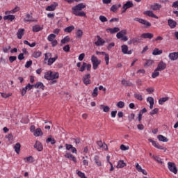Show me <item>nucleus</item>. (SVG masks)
<instances>
[{
  "label": "nucleus",
  "mask_w": 178,
  "mask_h": 178,
  "mask_svg": "<svg viewBox=\"0 0 178 178\" xmlns=\"http://www.w3.org/2000/svg\"><path fill=\"white\" fill-rule=\"evenodd\" d=\"M91 62L92 65V69L94 70H97L98 69V66L101 65V60L98 59V58L95 56H92Z\"/></svg>",
  "instance_id": "20e7f679"
},
{
  "label": "nucleus",
  "mask_w": 178,
  "mask_h": 178,
  "mask_svg": "<svg viewBox=\"0 0 178 178\" xmlns=\"http://www.w3.org/2000/svg\"><path fill=\"white\" fill-rule=\"evenodd\" d=\"M106 65H109V54H106L104 58Z\"/></svg>",
  "instance_id": "774afa93"
},
{
  "label": "nucleus",
  "mask_w": 178,
  "mask_h": 178,
  "mask_svg": "<svg viewBox=\"0 0 178 178\" xmlns=\"http://www.w3.org/2000/svg\"><path fill=\"white\" fill-rule=\"evenodd\" d=\"M166 69V63L163 61H160L156 68V70H159V72H162V70H165Z\"/></svg>",
  "instance_id": "9d476101"
},
{
  "label": "nucleus",
  "mask_w": 178,
  "mask_h": 178,
  "mask_svg": "<svg viewBox=\"0 0 178 178\" xmlns=\"http://www.w3.org/2000/svg\"><path fill=\"white\" fill-rule=\"evenodd\" d=\"M158 112H159V109L154 108L149 113H150L151 116H154V115H156V113H158Z\"/></svg>",
  "instance_id": "0e129e2a"
},
{
  "label": "nucleus",
  "mask_w": 178,
  "mask_h": 178,
  "mask_svg": "<svg viewBox=\"0 0 178 178\" xmlns=\"http://www.w3.org/2000/svg\"><path fill=\"white\" fill-rule=\"evenodd\" d=\"M124 105H125L124 102H122V101H120L116 104L117 108H120V109L124 108Z\"/></svg>",
  "instance_id": "c03bdc74"
},
{
  "label": "nucleus",
  "mask_w": 178,
  "mask_h": 178,
  "mask_svg": "<svg viewBox=\"0 0 178 178\" xmlns=\"http://www.w3.org/2000/svg\"><path fill=\"white\" fill-rule=\"evenodd\" d=\"M134 97L136 98V99H138V101H143V95L140 94L135 93Z\"/></svg>",
  "instance_id": "680f3d73"
},
{
  "label": "nucleus",
  "mask_w": 178,
  "mask_h": 178,
  "mask_svg": "<svg viewBox=\"0 0 178 178\" xmlns=\"http://www.w3.org/2000/svg\"><path fill=\"white\" fill-rule=\"evenodd\" d=\"M86 8V5L84 3H81L74 7H72V13L75 16L83 17H86V13L83 10Z\"/></svg>",
  "instance_id": "f257e3e1"
},
{
  "label": "nucleus",
  "mask_w": 178,
  "mask_h": 178,
  "mask_svg": "<svg viewBox=\"0 0 178 178\" xmlns=\"http://www.w3.org/2000/svg\"><path fill=\"white\" fill-rule=\"evenodd\" d=\"M168 58H169V59H170V60H177L178 52L170 53L168 55Z\"/></svg>",
  "instance_id": "f3484780"
},
{
  "label": "nucleus",
  "mask_w": 178,
  "mask_h": 178,
  "mask_svg": "<svg viewBox=\"0 0 178 178\" xmlns=\"http://www.w3.org/2000/svg\"><path fill=\"white\" fill-rule=\"evenodd\" d=\"M149 143H152L153 147H155V148H157V149H165V147H163L162 145H159L156 141L149 139Z\"/></svg>",
  "instance_id": "9b49d317"
},
{
  "label": "nucleus",
  "mask_w": 178,
  "mask_h": 178,
  "mask_svg": "<svg viewBox=\"0 0 178 178\" xmlns=\"http://www.w3.org/2000/svg\"><path fill=\"white\" fill-rule=\"evenodd\" d=\"M152 63H154V60H146V63L144 65L145 67H149V66H152Z\"/></svg>",
  "instance_id": "a18cd8bd"
},
{
  "label": "nucleus",
  "mask_w": 178,
  "mask_h": 178,
  "mask_svg": "<svg viewBox=\"0 0 178 178\" xmlns=\"http://www.w3.org/2000/svg\"><path fill=\"white\" fill-rule=\"evenodd\" d=\"M16 59H17V57H16L15 56H10L9 57V61L10 63H13V62H15V60H16Z\"/></svg>",
  "instance_id": "69168bd1"
},
{
  "label": "nucleus",
  "mask_w": 178,
  "mask_h": 178,
  "mask_svg": "<svg viewBox=\"0 0 178 178\" xmlns=\"http://www.w3.org/2000/svg\"><path fill=\"white\" fill-rule=\"evenodd\" d=\"M70 41V38L69 36H65L63 39L61 40V44H66Z\"/></svg>",
  "instance_id": "5fc2aeb1"
},
{
  "label": "nucleus",
  "mask_w": 178,
  "mask_h": 178,
  "mask_svg": "<svg viewBox=\"0 0 178 178\" xmlns=\"http://www.w3.org/2000/svg\"><path fill=\"white\" fill-rule=\"evenodd\" d=\"M166 101H169L168 97H162V98L159 99V105H163V103L166 102Z\"/></svg>",
  "instance_id": "79ce46f5"
},
{
  "label": "nucleus",
  "mask_w": 178,
  "mask_h": 178,
  "mask_svg": "<svg viewBox=\"0 0 178 178\" xmlns=\"http://www.w3.org/2000/svg\"><path fill=\"white\" fill-rule=\"evenodd\" d=\"M72 30H74V26H70L65 29V33H72Z\"/></svg>",
  "instance_id": "8fccbe9b"
},
{
  "label": "nucleus",
  "mask_w": 178,
  "mask_h": 178,
  "mask_svg": "<svg viewBox=\"0 0 178 178\" xmlns=\"http://www.w3.org/2000/svg\"><path fill=\"white\" fill-rule=\"evenodd\" d=\"M42 26H40V25H35L33 26V31L34 33H38V31H41V30H42Z\"/></svg>",
  "instance_id": "2f4dec72"
},
{
  "label": "nucleus",
  "mask_w": 178,
  "mask_h": 178,
  "mask_svg": "<svg viewBox=\"0 0 178 178\" xmlns=\"http://www.w3.org/2000/svg\"><path fill=\"white\" fill-rule=\"evenodd\" d=\"M33 136H35V137H40V136H42V131L41 130V128L36 129L33 132Z\"/></svg>",
  "instance_id": "bb28decb"
},
{
  "label": "nucleus",
  "mask_w": 178,
  "mask_h": 178,
  "mask_svg": "<svg viewBox=\"0 0 178 178\" xmlns=\"http://www.w3.org/2000/svg\"><path fill=\"white\" fill-rule=\"evenodd\" d=\"M24 22H25V23H31L33 22H37V19L33 18L30 14H26L24 19Z\"/></svg>",
  "instance_id": "1a4fd4ad"
},
{
  "label": "nucleus",
  "mask_w": 178,
  "mask_h": 178,
  "mask_svg": "<svg viewBox=\"0 0 178 178\" xmlns=\"http://www.w3.org/2000/svg\"><path fill=\"white\" fill-rule=\"evenodd\" d=\"M90 74H86L83 77V82L86 86H88V84H91V81L90 80Z\"/></svg>",
  "instance_id": "4468645a"
},
{
  "label": "nucleus",
  "mask_w": 178,
  "mask_h": 178,
  "mask_svg": "<svg viewBox=\"0 0 178 178\" xmlns=\"http://www.w3.org/2000/svg\"><path fill=\"white\" fill-rule=\"evenodd\" d=\"M44 83L42 82H38L35 84H34V88H40V90H44Z\"/></svg>",
  "instance_id": "c9c22d12"
},
{
  "label": "nucleus",
  "mask_w": 178,
  "mask_h": 178,
  "mask_svg": "<svg viewBox=\"0 0 178 178\" xmlns=\"http://www.w3.org/2000/svg\"><path fill=\"white\" fill-rule=\"evenodd\" d=\"M10 48H12L10 45L3 47V52H4V54H7V52H9Z\"/></svg>",
  "instance_id": "052dcab7"
},
{
  "label": "nucleus",
  "mask_w": 178,
  "mask_h": 178,
  "mask_svg": "<svg viewBox=\"0 0 178 178\" xmlns=\"http://www.w3.org/2000/svg\"><path fill=\"white\" fill-rule=\"evenodd\" d=\"M94 162L95 165H97L99 168L102 166V161H101V159H99V156L95 155L94 156Z\"/></svg>",
  "instance_id": "6ab92c4d"
},
{
  "label": "nucleus",
  "mask_w": 178,
  "mask_h": 178,
  "mask_svg": "<svg viewBox=\"0 0 178 178\" xmlns=\"http://www.w3.org/2000/svg\"><path fill=\"white\" fill-rule=\"evenodd\" d=\"M24 88L26 91H30V90H33V88H34V84L31 85L30 83H28Z\"/></svg>",
  "instance_id": "6e6d98bb"
},
{
  "label": "nucleus",
  "mask_w": 178,
  "mask_h": 178,
  "mask_svg": "<svg viewBox=\"0 0 178 178\" xmlns=\"http://www.w3.org/2000/svg\"><path fill=\"white\" fill-rule=\"evenodd\" d=\"M76 35L77 38H81V37H83V31L78 29L76 32Z\"/></svg>",
  "instance_id": "3c124183"
},
{
  "label": "nucleus",
  "mask_w": 178,
  "mask_h": 178,
  "mask_svg": "<svg viewBox=\"0 0 178 178\" xmlns=\"http://www.w3.org/2000/svg\"><path fill=\"white\" fill-rule=\"evenodd\" d=\"M33 156H30L29 157H26L24 159V162H27L28 163H33Z\"/></svg>",
  "instance_id": "49530a36"
},
{
  "label": "nucleus",
  "mask_w": 178,
  "mask_h": 178,
  "mask_svg": "<svg viewBox=\"0 0 178 178\" xmlns=\"http://www.w3.org/2000/svg\"><path fill=\"white\" fill-rule=\"evenodd\" d=\"M121 49L124 55H131V54H133V51H131V50L129 51V46H127V44L122 45Z\"/></svg>",
  "instance_id": "0eeeda50"
},
{
  "label": "nucleus",
  "mask_w": 178,
  "mask_h": 178,
  "mask_svg": "<svg viewBox=\"0 0 178 178\" xmlns=\"http://www.w3.org/2000/svg\"><path fill=\"white\" fill-rule=\"evenodd\" d=\"M99 19L100 22H102V23H105V22H108V18H106V17L104 15H100Z\"/></svg>",
  "instance_id": "13d9d810"
},
{
  "label": "nucleus",
  "mask_w": 178,
  "mask_h": 178,
  "mask_svg": "<svg viewBox=\"0 0 178 178\" xmlns=\"http://www.w3.org/2000/svg\"><path fill=\"white\" fill-rule=\"evenodd\" d=\"M104 42H105V40H104V39H102V38L100 37L99 35H97V41L95 42V45H97V47H99L101 45H104Z\"/></svg>",
  "instance_id": "4be33fe9"
},
{
  "label": "nucleus",
  "mask_w": 178,
  "mask_h": 178,
  "mask_svg": "<svg viewBox=\"0 0 178 178\" xmlns=\"http://www.w3.org/2000/svg\"><path fill=\"white\" fill-rule=\"evenodd\" d=\"M23 35H24V29H19L17 32V37L18 40H22L23 38Z\"/></svg>",
  "instance_id": "aec40b11"
},
{
  "label": "nucleus",
  "mask_w": 178,
  "mask_h": 178,
  "mask_svg": "<svg viewBox=\"0 0 178 178\" xmlns=\"http://www.w3.org/2000/svg\"><path fill=\"white\" fill-rule=\"evenodd\" d=\"M21 147L20 143H16L15 145L14 149L17 154H19Z\"/></svg>",
  "instance_id": "a19ab883"
},
{
  "label": "nucleus",
  "mask_w": 178,
  "mask_h": 178,
  "mask_svg": "<svg viewBox=\"0 0 178 178\" xmlns=\"http://www.w3.org/2000/svg\"><path fill=\"white\" fill-rule=\"evenodd\" d=\"M34 148H35V149H37L39 152H41L42 151V149H44L42 144L40 143V141H36L35 144L34 145Z\"/></svg>",
  "instance_id": "412c9836"
},
{
  "label": "nucleus",
  "mask_w": 178,
  "mask_h": 178,
  "mask_svg": "<svg viewBox=\"0 0 178 178\" xmlns=\"http://www.w3.org/2000/svg\"><path fill=\"white\" fill-rule=\"evenodd\" d=\"M100 109L103 110V112L108 113L109 111H111V108H109L108 106H105L103 104L100 105Z\"/></svg>",
  "instance_id": "4c0bfd02"
},
{
  "label": "nucleus",
  "mask_w": 178,
  "mask_h": 178,
  "mask_svg": "<svg viewBox=\"0 0 178 178\" xmlns=\"http://www.w3.org/2000/svg\"><path fill=\"white\" fill-rule=\"evenodd\" d=\"M46 143H47V144L49 143H51V144L52 145H54V144H56V140H55L54 138H52L49 137V138H48L47 139Z\"/></svg>",
  "instance_id": "de8ad7c7"
},
{
  "label": "nucleus",
  "mask_w": 178,
  "mask_h": 178,
  "mask_svg": "<svg viewBox=\"0 0 178 178\" xmlns=\"http://www.w3.org/2000/svg\"><path fill=\"white\" fill-rule=\"evenodd\" d=\"M65 158H67L68 159H70V161H73L74 163H77V159H76V157L73 156L72 153L66 152L65 154Z\"/></svg>",
  "instance_id": "ddd939ff"
},
{
  "label": "nucleus",
  "mask_w": 178,
  "mask_h": 178,
  "mask_svg": "<svg viewBox=\"0 0 178 178\" xmlns=\"http://www.w3.org/2000/svg\"><path fill=\"white\" fill-rule=\"evenodd\" d=\"M121 83L122 86H124V87H131V86H133V83L131 82L126 79H122Z\"/></svg>",
  "instance_id": "c85d7f7f"
},
{
  "label": "nucleus",
  "mask_w": 178,
  "mask_h": 178,
  "mask_svg": "<svg viewBox=\"0 0 178 178\" xmlns=\"http://www.w3.org/2000/svg\"><path fill=\"white\" fill-rule=\"evenodd\" d=\"M157 139L159 140V141H161L162 143H168V141H169V139H168V138L163 136V135H159L157 136Z\"/></svg>",
  "instance_id": "7c9ffc66"
},
{
  "label": "nucleus",
  "mask_w": 178,
  "mask_h": 178,
  "mask_svg": "<svg viewBox=\"0 0 178 178\" xmlns=\"http://www.w3.org/2000/svg\"><path fill=\"white\" fill-rule=\"evenodd\" d=\"M147 102H149V104H154V97H147Z\"/></svg>",
  "instance_id": "338daca9"
},
{
  "label": "nucleus",
  "mask_w": 178,
  "mask_h": 178,
  "mask_svg": "<svg viewBox=\"0 0 178 178\" xmlns=\"http://www.w3.org/2000/svg\"><path fill=\"white\" fill-rule=\"evenodd\" d=\"M32 55H33V58L37 59L38 58H40V56H41V55H42V53L40 51H35L33 53Z\"/></svg>",
  "instance_id": "58836bf2"
},
{
  "label": "nucleus",
  "mask_w": 178,
  "mask_h": 178,
  "mask_svg": "<svg viewBox=\"0 0 178 178\" xmlns=\"http://www.w3.org/2000/svg\"><path fill=\"white\" fill-rule=\"evenodd\" d=\"M106 31H107V33H111V34H115V33H119L120 29L119 27L108 28Z\"/></svg>",
  "instance_id": "dca6fc26"
},
{
  "label": "nucleus",
  "mask_w": 178,
  "mask_h": 178,
  "mask_svg": "<svg viewBox=\"0 0 178 178\" xmlns=\"http://www.w3.org/2000/svg\"><path fill=\"white\" fill-rule=\"evenodd\" d=\"M124 166H126V163L122 160H120L117 165V169H122V168H124Z\"/></svg>",
  "instance_id": "473e14b6"
},
{
  "label": "nucleus",
  "mask_w": 178,
  "mask_h": 178,
  "mask_svg": "<svg viewBox=\"0 0 178 178\" xmlns=\"http://www.w3.org/2000/svg\"><path fill=\"white\" fill-rule=\"evenodd\" d=\"M65 148L67 149V151H70L71 152H72V154H77V149H76V147H73V145H70V144H65Z\"/></svg>",
  "instance_id": "f8f14e48"
},
{
  "label": "nucleus",
  "mask_w": 178,
  "mask_h": 178,
  "mask_svg": "<svg viewBox=\"0 0 178 178\" xmlns=\"http://www.w3.org/2000/svg\"><path fill=\"white\" fill-rule=\"evenodd\" d=\"M98 96V88L96 87L95 88V89L93 90V92L92 93V97L93 98H95V97H97Z\"/></svg>",
  "instance_id": "864d4df0"
},
{
  "label": "nucleus",
  "mask_w": 178,
  "mask_h": 178,
  "mask_svg": "<svg viewBox=\"0 0 178 178\" xmlns=\"http://www.w3.org/2000/svg\"><path fill=\"white\" fill-rule=\"evenodd\" d=\"M163 52V51H162V49H158V48H155L152 52V55L156 56V55H161V54Z\"/></svg>",
  "instance_id": "e433bc0d"
},
{
  "label": "nucleus",
  "mask_w": 178,
  "mask_h": 178,
  "mask_svg": "<svg viewBox=\"0 0 178 178\" xmlns=\"http://www.w3.org/2000/svg\"><path fill=\"white\" fill-rule=\"evenodd\" d=\"M0 94L3 98H9V97H12V93L1 92Z\"/></svg>",
  "instance_id": "4d7b16f0"
},
{
  "label": "nucleus",
  "mask_w": 178,
  "mask_h": 178,
  "mask_svg": "<svg viewBox=\"0 0 178 178\" xmlns=\"http://www.w3.org/2000/svg\"><path fill=\"white\" fill-rule=\"evenodd\" d=\"M158 76H159V70H156V69H155L152 74V79H156V77H158Z\"/></svg>",
  "instance_id": "603ef678"
},
{
  "label": "nucleus",
  "mask_w": 178,
  "mask_h": 178,
  "mask_svg": "<svg viewBox=\"0 0 178 178\" xmlns=\"http://www.w3.org/2000/svg\"><path fill=\"white\" fill-rule=\"evenodd\" d=\"M126 34H127V30L123 29L116 34V37L118 40H120V38H122L124 35H126Z\"/></svg>",
  "instance_id": "a211bd4d"
},
{
  "label": "nucleus",
  "mask_w": 178,
  "mask_h": 178,
  "mask_svg": "<svg viewBox=\"0 0 178 178\" xmlns=\"http://www.w3.org/2000/svg\"><path fill=\"white\" fill-rule=\"evenodd\" d=\"M55 9H56V5L55 4H51L46 8V10H47V12H54Z\"/></svg>",
  "instance_id": "f704fd0d"
},
{
  "label": "nucleus",
  "mask_w": 178,
  "mask_h": 178,
  "mask_svg": "<svg viewBox=\"0 0 178 178\" xmlns=\"http://www.w3.org/2000/svg\"><path fill=\"white\" fill-rule=\"evenodd\" d=\"M168 23L170 29H175L176 26H177V22H176L175 20L172 19H168Z\"/></svg>",
  "instance_id": "5701e85b"
},
{
  "label": "nucleus",
  "mask_w": 178,
  "mask_h": 178,
  "mask_svg": "<svg viewBox=\"0 0 178 178\" xmlns=\"http://www.w3.org/2000/svg\"><path fill=\"white\" fill-rule=\"evenodd\" d=\"M135 22H138V23H140V24H144L145 27H150L151 23L145 19L136 17L134 19Z\"/></svg>",
  "instance_id": "423d86ee"
},
{
  "label": "nucleus",
  "mask_w": 178,
  "mask_h": 178,
  "mask_svg": "<svg viewBox=\"0 0 178 178\" xmlns=\"http://www.w3.org/2000/svg\"><path fill=\"white\" fill-rule=\"evenodd\" d=\"M161 8H162V6L158 3H154L151 6V9H152V10H159Z\"/></svg>",
  "instance_id": "72a5a7b5"
},
{
  "label": "nucleus",
  "mask_w": 178,
  "mask_h": 178,
  "mask_svg": "<svg viewBox=\"0 0 178 178\" xmlns=\"http://www.w3.org/2000/svg\"><path fill=\"white\" fill-rule=\"evenodd\" d=\"M55 38H56V35H55L54 33H51L47 37V40H48V41H49V42L54 41Z\"/></svg>",
  "instance_id": "ea45409f"
},
{
  "label": "nucleus",
  "mask_w": 178,
  "mask_h": 178,
  "mask_svg": "<svg viewBox=\"0 0 178 178\" xmlns=\"http://www.w3.org/2000/svg\"><path fill=\"white\" fill-rule=\"evenodd\" d=\"M119 8H122V4L118 3V5H113L111 8H110L111 12H116Z\"/></svg>",
  "instance_id": "c756f323"
},
{
  "label": "nucleus",
  "mask_w": 178,
  "mask_h": 178,
  "mask_svg": "<svg viewBox=\"0 0 178 178\" xmlns=\"http://www.w3.org/2000/svg\"><path fill=\"white\" fill-rule=\"evenodd\" d=\"M16 19V17L13 15H8L3 17V20H10V22H13Z\"/></svg>",
  "instance_id": "cd10ccee"
},
{
  "label": "nucleus",
  "mask_w": 178,
  "mask_h": 178,
  "mask_svg": "<svg viewBox=\"0 0 178 178\" xmlns=\"http://www.w3.org/2000/svg\"><path fill=\"white\" fill-rule=\"evenodd\" d=\"M152 158L156 160L158 163H163V161H162V159L160 158L159 156H152Z\"/></svg>",
  "instance_id": "09e8293b"
},
{
  "label": "nucleus",
  "mask_w": 178,
  "mask_h": 178,
  "mask_svg": "<svg viewBox=\"0 0 178 178\" xmlns=\"http://www.w3.org/2000/svg\"><path fill=\"white\" fill-rule=\"evenodd\" d=\"M168 168L170 172H172V173H174V175H177V168L176 167V164L175 163L168 162Z\"/></svg>",
  "instance_id": "39448f33"
},
{
  "label": "nucleus",
  "mask_w": 178,
  "mask_h": 178,
  "mask_svg": "<svg viewBox=\"0 0 178 178\" xmlns=\"http://www.w3.org/2000/svg\"><path fill=\"white\" fill-rule=\"evenodd\" d=\"M76 173L78 176L81 178H87V177H86V174H84V172L81 171H76Z\"/></svg>",
  "instance_id": "bf43d9fd"
},
{
  "label": "nucleus",
  "mask_w": 178,
  "mask_h": 178,
  "mask_svg": "<svg viewBox=\"0 0 178 178\" xmlns=\"http://www.w3.org/2000/svg\"><path fill=\"white\" fill-rule=\"evenodd\" d=\"M44 77L46 80H56V79H59V73L56 72L48 71L44 73Z\"/></svg>",
  "instance_id": "7ed1b4c3"
},
{
  "label": "nucleus",
  "mask_w": 178,
  "mask_h": 178,
  "mask_svg": "<svg viewBox=\"0 0 178 178\" xmlns=\"http://www.w3.org/2000/svg\"><path fill=\"white\" fill-rule=\"evenodd\" d=\"M120 149H121V151H128V149H130V147L129 146H126L124 145H121Z\"/></svg>",
  "instance_id": "e2e57ef3"
},
{
  "label": "nucleus",
  "mask_w": 178,
  "mask_h": 178,
  "mask_svg": "<svg viewBox=\"0 0 178 178\" xmlns=\"http://www.w3.org/2000/svg\"><path fill=\"white\" fill-rule=\"evenodd\" d=\"M57 60L58 55H56L54 57L52 58V54L51 53H46L44 54V63L48 66H51V65H54V63H55Z\"/></svg>",
  "instance_id": "f03ea898"
},
{
  "label": "nucleus",
  "mask_w": 178,
  "mask_h": 178,
  "mask_svg": "<svg viewBox=\"0 0 178 178\" xmlns=\"http://www.w3.org/2000/svg\"><path fill=\"white\" fill-rule=\"evenodd\" d=\"M97 144L99 147V148L104 149V151H106V149H108V145L106 143H103L102 141L99 140L97 141Z\"/></svg>",
  "instance_id": "b1692460"
},
{
  "label": "nucleus",
  "mask_w": 178,
  "mask_h": 178,
  "mask_svg": "<svg viewBox=\"0 0 178 178\" xmlns=\"http://www.w3.org/2000/svg\"><path fill=\"white\" fill-rule=\"evenodd\" d=\"M134 6V4L131 1H127L126 3H124L122 6V13H124L127 9H130V8H133Z\"/></svg>",
  "instance_id": "6e6552de"
},
{
  "label": "nucleus",
  "mask_w": 178,
  "mask_h": 178,
  "mask_svg": "<svg viewBox=\"0 0 178 178\" xmlns=\"http://www.w3.org/2000/svg\"><path fill=\"white\" fill-rule=\"evenodd\" d=\"M130 42L131 44H136L141 42V40L138 38H134L132 40H130Z\"/></svg>",
  "instance_id": "37998d69"
},
{
  "label": "nucleus",
  "mask_w": 178,
  "mask_h": 178,
  "mask_svg": "<svg viewBox=\"0 0 178 178\" xmlns=\"http://www.w3.org/2000/svg\"><path fill=\"white\" fill-rule=\"evenodd\" d=\"M141 38L144 39H148V40H152V38H154V34L151 33H144L140 35Z\"/></svg>",
  "instance_id": "2eb2a0df"
},
{
  "label": "nucleus",
  "mask_w": 178,
  "mask_h": 178,
  "mask_svg": "<svg viewBox=\"0 0 178 178\" xmlns=\"http://www.w3.org/2000/svg\"><path fill=\"white\" fill-rule=\"evenodd\" d=\"M145 15L149 16V17H154V19H158V16L155 15L152 10H147L144 13Z\"/></svg>",
  "instance_id": "a878e982"
},
{
  "label": "nucleus",
  "mask_w": 178,
  "mask_h": 178,
  "mask_svg": "<svg viewBox=\"0 0 178 178\" xmlns=\"http://www.w3.org/2000/svg\"><path fill=\"white\" fill-rule=\"evenodd\" d=\"M83 161V165L84 168H87L88 166V163H90V161H88V156H85L82 158Z\"/></svg>",
  "instance_id": "393cba45"
}]
</instances>
